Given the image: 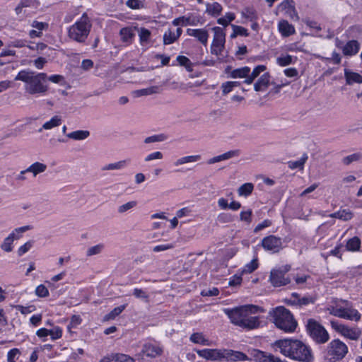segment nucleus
I'll return each mask as SVG.
<instances>
[{"mask_svg": "<svg viewBox=\"0 0 362 362\" xmlns=\"http://www.w3.org/2000/svg\"><path fill=\"white\" fill-rule=\"evenodd\" d=\"M315 301V298L311 296H305L303 297H300V295L297 293H293L291 296L286 300V302L289 305H307L310 303H314Z\"/></svg>", "mask_w": 362, "mask_h": 362, "instance_id": "16", "label": "nucleus"}, {"mask_svg": "<svg viewBox=\"0 0 362 362\" xmlns=\"http://www.w3.org/2000/svg\"><path fill=\"white\" fill-rule=\"evenodd\" d=\"M163 353L162 347L156 342H146L143 345L141 352L138 354V359H143L146 356L150 358H155L160 356Z\"/></svg>", "mask_w": 362, "mask_h": 362, "instance_id": "13", "label": "nucleus"}, {"mask_svg": "<svg viewBox=\"0 0 362 362\" xmlns=\"http://www.w3.org/2000/svg\"><path fill=\"white\" fill-rule=\"evenodd\" d=\"M213 31L214 35L211 45V53L218 56L221 54L224 48L226 33L224 30L220 27H214Z\"/></svg>", "mask_w": 362, "mask_h": 362, "instance_id": "10", "label": "nucleus"}, {"mask_svg": "<svg viewBox=\"0 0 362 362\" xmlns=\"http://www.w3.org/2000/svg\"><path fill=\"white\" fill-rule=\"evenodd\" d=\"M187 34L189 36L197 38L203 45L206 46L207 45L209 35L206 30L188 28L187 30Z\"/></svg>", "mask_w": 362, "mask_h": 362, "instance_id": "18", "label": "nucleus"}, {"mask_svg": "<svg viewBox=\"0 0 362 362\" xmlns=\"http://www.w3.org/2000/svg\"><path fill=\"white\" fill-rule=\"evenodd\" d=\"M35 294L40 298H45L47 297L49 293L47 287L43 284H40L37 286L35 289Z\"/></svg>", "mask_w": 362, "mask_h": 362, "instance_id": "52", "label": "nucleus"}, {"mask_svg": "<svg viewBox=\"0 0 362 362\" xmlns=\"http://www.w3.org/2000/svg\"><path fill=\"white\" fill-rule=\"evenodd\" d=\"M138 204V202L135 200L129 201L125 204H123L117 207V213L119 214H124L125 213L132 211Z\"/></svg>", "mask_w": 362, "mask_h": 362, "instance_id": "37", "label": "nucleus"}, {"mask_svg": "<svg viewBox=\"0 0 362 362\" xmlns=\"http://www.w3.org/2000/svg\"><path fill=\"white\" fill-rule=\"evenodd\" d=\"M15 80L24 82L25 93L32 95H45L48 90V86L45 83L47 74L45 73L22 70L18 72Z\"/></svg>", "mask_w": 362, "mask_h": 362, "instance_id": "3", "label": "nucleus"}, {"mask_svg": "<svg viewBox=\"0 0 362 362\" xmlns=\"http://www.w3.org/2000/svg\"><path fill=\"white\" fill-rule=\"evenodd\" d=\"M202 158L200 155H193V156H187L182 158H180L177 159L174 165L175 166H179L181 165H184L185 163H194L199 161Z\"/></svg>", "mask_w": 362, "mask_h": 362, "instance_id": "36", "label": "nucleus"}, {"mask_svg": "<svg viewBox=\"0 0 362 362\" xmlns=\"http://www.w3.org/2000/svg\"><path fill=\"white\" fill-rule=\"evenodd\" d=\"M261 246L265 251L274 254L283 249V242L281 238L271 235L262 240Z\"/></svg>", "mask_w": 362, "mask_h": 362, "instance_id": "11", "label": "nucleus"}, {"mask_svg": "<svg viewBox=\"0 0 362 362\" xmlns=\"http://www.w3.org/2000/svg\"><path fill=\"white\" fill-rule=\"evenodd\" d=\"M92 23L86 13H83L79 20L68 29V36L70 39L79 42H84L90 31Z\"/></svg>", "mask_w": 362, "mask_h": 362, "instance_id": "5", "label": "nucleus"}, {"mask_svg": "<svg viewBox=\"0 0 362 362\" xmlns=\"http://www.w3.org/2000/svg\"><path fill=\"white\" fill-rule=\"evenodd\" d=\"M250 72V68L248 66H244L233 70L230 74V76L233 78H244L245 79H246L247 77H249Z\"/></svg>", "mask_w": 362, "mask_h": 362, "instance_id": "29", "label": "nucleus"}, {"mask_svg": "<svg viewBox=\"0 0 362 362\" xmlns=\"http://www.w3.org/2000/svg\"><path fill=\"white\" fill-rule=\"evenodd\" d=\"M223 11L222 6L218 2L207 3L206 4L205 13L212 17H217L221 15Z\"/></svg>", "mask_w": 362, "mask_h": 362, "instance_id": "24", "label": "nucleus"}, {"mask_svg": "<svg viewBox=\"0 0 362 362\" xmlns=\"http://www.w3.org/2000/svg\"><path fill=\"white\" fill-rule=\"evenodd\" d=\"M331 326L337 332L350 340L357 341L362 334L359 327H351L336 320L331 321Z\"/></svg>", "mask_w": 362, "mask_h": 362, "instance_id": "8", "label": "nucleus"}, {"mask_svg": "<svg viewBox=\"0 0 362 362\" xmlns=\"http://www.w3.org/2000/svg\"><path fill=\"white\" fill-rule=\"evenodd\" d=\"M258 267L257 259H253L250 262L247 264L243 269V273L250 274L256 270Z\"/></svg>", "mask_w": 362, "mask_h": 362, "instance_id": "48", "label": "nucleus"}, {"mask_svg": "<svg viewBox=\"0 0 362 362\" xmlns=\"http://www.w3.org/2000/svg\"><path fill=\"white\" fill-rule=\"evenodd\" d=\"M163 157V153L160 151H156V152H153V153H151L150 154H148L146 158H145V161L146 162H148V161H151L152 160H156V159H158V160H160L162 159Z\"/></svg>", "mask_w": 362, "mask_h": 362, "instance_id": "60", "label": "nucleus"}, {"mask_svg": "<svg viewBox=\"0 0 362 362\" xmlns=\"http://www.w3.org/2000/svg\"><path fill=\"white\" fill-rule=\"evenodd\" d=\"M104 248L103 244H98L95 246L90 247L88 249L86 255L87 256H93L95 255L100 254Z\"/></svg>", "mask_w": 362, "mask_h": 362, "instance_id": "51", "label": "nucleus"}, {"mask_svg": "<svg viewBox=\"0 0 362 362\" xmlns=\"http://www.w3.org/2000/svg\"><path fill=\"white\" fill-rule=\"evenodd\" d=\"M115 362H134V359L124 354H115Z\"/></svg>", "mask_w": 362, "mask_h": 362, "instance_id": "50", "label": "nucleus"}, {"mask_svg": "<svg viewBox=\"0 0 362 362\" xmlns=\"http://www.w3.org/2000/svg\"><path fill=\"white\" fill-rule=\"evenodd\" d=\"M139 37L141 45L148 47L151 42V31L145 28H141L139 30Z\"/></svg>", "mask_w": 362, "mask_h": 362, "instance_id": "27", "label": "nucleus"}, {"mask_svg": "<svg viewBox=\"0 0 362 362\" xmlns=\"http://www.w3.org/2000/svg\"><path fill=\"white\" fill-rule=\"evenodd\" d=\"M269 315L276 327L284 332L292 333L296 330L298 323L291 313L286 308L276 307L269 312Z\"/></svg>", "mask_w": 362, "mask_h": 362, "instance_id": "4", "label": "nucleus"}, {"mask_svg": "<svg viewBox=\"0 0 362 362\" xmlns=\"http://www.w3.org/2000/svg\"><path fill=\"white\" fill-rule=\"evenodd\" d=\"M253 189L254 185L250 182H247L238 188V192L240 196L247 197L252 192Z\"/></svg>", "mask_w": 362, "mask_h": 362, "instance_id": "43", "label": "nucleus"}, {"mask_svg": "<svg viewBox=\"0 0 362 362\" xmlns=\"http://www.w3.org/2000/svg\"><path fill=\"white\" fill-rule=\"evenodd\" d=\"M126 305H122L118 307L115 308L110 313L105 315L104 317L105 321L112 320L116 318L119 315H120L122 311L125 309Z\"/></svg>", "mask_w": 362, "mask_h": 362, "instance_id": "40", "label": "nucleus"}, {"mask_svg": "<svg viewBox=\"0 0 362 362\" xmlns=\"http://www.w3.org/2000/svg\"><path fill=\"white\" fill-rule=\"evenodd\" d=\"M308 158V156L306 153H304L302 157L298 160H291L288 162V166L289 168L294 170V169H299V170H303L304 165L305 162L307 161Z\"/></svg>", "mask_w": 362, "mask_h": 362, "instance_id": "35", "label": "nucleus"}, {"mask_svg": "<svg viewBox=\"0 0 362 362\" xmlns=\"http://www.w3.org/2000/svg\"><path fill=\"white\" fill-rule=\"evenodd\" d=\"M122 42L127 44L132 43L135 35L130 28H123L119 32Z\"/></svg>", "mask_w": 362, "mask_h": 362, "instance_id": "34", "label": "nucleus"}, {"mask_svg": "<svg viewBox=\"0 0 362 362\" xmlns=\"http://www.w3.org/2000/svg\"><path fill=\"white\" fill-rule=\"evenodd\" d=\"M49 332L52 340L58 339L62 336V329L59 327H54L49 329Z\"/></svg>", "mask_w": 362, "mask_h": 362, "instance_id": "57", "label": "nucleus"}, {"mask_svg": "<svg viewBox=\"0 0 362 362\" xmlns=\"http://www.w3.org/2000/svg\"><path fill=\"white\" fill-rule=\"evenodd\" d=\"M347 346L339 339L332 340L327 346L325 358L329 362L341 360L347 354Z\"/></svg>", "mask_w": 362, "mask_h": 362, "instance_id": "6", "label": "nucleus"}, {"mask_svg": "<svg viewBox=\"0 0 362 362\" xmlns=\"http://www.w3.org/2000/svg\"><path fill=\"white\" fill-rule=\"evenodd\" d=\"M47 170V165L42 163L35 162L30 165L26 171L33 173V176L35 177L38 174L44 173Z\"/></svg>", "mask_w": 362, "mask_h": 362, "instance_id": "32", "label": "nucleus"}, {"mask_svg": "<svg viewBox=\"0 0 362 362\" xmlns=\"http://www.w3.org/2000/svg\"><path fill=\"white\" fill-rule=\"evenodd\" d=\"M267 67L264 65L257 66L253 71L249 74V77L245 79L244 83L246 84H252L254 80L259 76V74L266 70Z\"/></svg>", "mask_w": 362, "mask_h": 362, "instance_id": "31", "label": "nucleus"}, {"mask_svg": "<svg viewBox=\"0 0 362 362\" xmlns=\"http://www.w3.org/2000/svg\"><path fill=\"white\" fill-rule=\"evenodd\" d=\"M235 18V16L233 13L228 12L225 14L222 18L218 19L217 23L223 26H227L230 22Z\"/></svg>", "mask_w": 362, "mask_h": 362, "instance_id": "46", "label": "nucleus"}, {"mask_svg": "<svg viewBox=\"0 0 362 362\" xmlns=\"http://www.w3.org/2000/svg\"><path fill=\"white\" fill-rule=\"evenodd\" d=\"M341 308H342V306L337 304L336 305L329 306L327 308V310L331 315L341 318V316H342Z\"/></svg>", "mask_w": 362, "mask_h": 362, "instance_id": "54", "label": "nucleus"}, {"mask_svg": "<svg viewBox=\"0 0 362 362\" xmlns=\"http://www.w3.org/2000/svg\"><path fill=\"white\" fill-rule=\"evenodd\" d=\"M182 33V29L177 28L176 30H173L171 28H168L165 31L163 34V45H168L176 42Z\"/></svg>", "mask_w": 362, "mask_h": 362, "instance_id": "17", "label": "nucleus"}, {"mask_svg": "<svg viewBox=\"0 0 362 362\" xmlns=\"http://www.w3.org/2000/svg\"><path fill=\"white\" fill-rule=\"evenodd\" d=\"M306 329L310 337L317 344H325L329 339L325 327L314 319L308 320Z\"/></svg>", "mask_w": 362, "mask_h": 362, "instance_id": "7", "label": "nucleus"}, {"mask_svg": "<svg viewBox=\"0 0 362 362\" xmlns=\"http://www.w3.org/2000/svg\"><path fill=\"white\" fill-rule=\"evenodd\" d=\"M345 306H342L341 318L351 321L358 322L361 318V313L355 308H353L351 303L347 300L343 301Z\"/></svg>", "mask_w": 362, "mask_h": 362, "instance_id": "15", "label": "nucleus"}, {"mask_svg": "<svg viewBox=\"0 0 362 362\" xmlns=\"http://www.w3.org/2000/svg\"><path fill=\"white\" fill-rule=\"evenodd\" d=\"M190 340L194 344H199L202 345H209V340L204 337L202 333H194L190 337Z\"/></svg>", "mask_w": 362, "mask_h": 362, "instance_id": "39", "label": "nucleus"}, {"mask_svg": "<svg viewBox=\"0 0 362 362\" xmlns=\"http://www.w3.org/2000/svg\"><path fill=\"white\" fill-rule=\"evenodd\" d=\"M293 0H285L279 6V8L281 11H286L288 9L293 6Z\"/></svg>", "mask_w": 362, "mask_h": 362, "instance_id": "64", "label": "nucleus"}, {"mask_svg": "<svg viewBox=\"0 0 362 362\" xmlns=\"http://www.w3.org/2000/svg\"><path fill=\"white\" fill-rule=\"evenodd\" d=\"M276 62L281 66H286L295 62L293 57L289 54L281 55L276 59Z\"/></svg>", "mask_w": 362, "mask_h": 362, "instance_id": "45", "label": "nucleus"}, {"mask_svg": "<svg viewBox=\"0 0 362 362\" xmlns=\"http://www.w3.org/2000/svg\"><path fill=\"white\" fill-rule=\"evenodd\" d=\"M126 4L128 7L133 9L140 8L143 6V4L140 0H128Z\"/></svg>", "mask_w": 362, "mask_h": 362, "instance_id": "63", "label": "nucleus"}, {"mask_svg": "<svg viewBox=\"0 0 362 362\" xmlns=\"http://www.w3.org/2000/svg\"><path fill=\"white\" fill-rule=\"evenodd\" d=\"M232 28L233 32L230 35L231 38H235L238 35L247 36L249 35L247 30L242 26L232 25Z\"/></svg>", "mask_w": 362, "mask_h": 362, "instance_id": "44", "label": "nucleus"}, {"mask_svg": "<svg viewBox=\"0 0 362 362\" xmlns=\"http://www.w3.org/2000/svg\"><path fill=\"white\" fill-rule=\"evenodd\" d=\"M177 61L179 64L184 66L187 71L191 72L193 71V64L187 57L179 55L177 57Z\"/></svg>", "mask_w": 362, "mask_h": 362, "instance_id": "42", "label": "nucleus"}, {"mask_svg": "<svg viewBox=\"0 0 362 362\" xmlns=\"http://www.w3.org/2000/svg\"><path fill=\"white\" fill-rule=\"evenodd\" d=\"M360 49V45L357 40H352L346 42L342 49L345 56H353L356 54Z\"/></svg>", "mask_w": 362, "mask_h": 362, "instance_id": "22", "label": "nucleus"}, {"mask_svg": "<svg viewBox=\"0 0 362 362\" xmlns=\"http://www.w3.org/2000/svg\"><path fill=\"white\" fill-rule=\"evenodd\" d=\"M165 139V136L163 134H158L153 135L148 137H146L144 139L145 144L155 143V142H160Z\"/></svg>", "mask_w": 362, "mask_h": 362, "instance_id": "56", "label": "nucleus"}, {"mask_svg": "<svg viewBox=\"0 0 362 362\" xmlns=\"http://www.w3.org/2000/svg\"><path fill=\"white\" fill-rule=\"evenodd\" d=\"M130 159H125L122 160H119L116 163H109L107 165H104L102 168V170H122L127 166L129 163Z\"/></svg>", "mask_w": 362, "mask_h": 362, "instance_id": "28", "label": "nucleus"}, {"mask_svg": "<svg viewBox=\"0 0 362 362\" xmlns=\"http://www.w3.org/2000/svg\"><path fill=\"white\" fill-rule=\"evenodd\" d=\"M252 211L251 209H248L245 211H241L240 214V220L243 221L250 223L252 221Z\"/></svg>", "mask_w": 362, "mask_h": 362, "instance_id": "59", "label": "nucleus"}, {"mask_svg": "<svg viewBox=\"0 0 362 362\" xmlns=\"http://www.w3.org/2000/svg\"><path fill=\"white\" fill-rule=\"evenodd\" d=\"M89 136L90 132L88 130H76L66 134V136L69 139L76 141L84 140L87 139Z\"/></svg>", "mask_w": 362, "mask_h": 362, "instance_id": "33", "label": "nucleus"}, {"mask_svg": "<svg viewBox=\"0 0 362 362\" xmlns=\"http://www.w3.org/2000/svg\"><path fill=\"white\" fill-rule=\"evenodd\" d=\"M172 24L175 26L192 25L189 22V18H186L185 16H181V17L175 18L173 21Z\"/></svg>", "mask_w": 362, "mask_h": 362, "instance_id": "55", "label": "nucleus"}, {"mask_svg": "<svg viewBox=\"0 0 362 362\" xmlns=\"http://www.w3.org/2000/svg\"><path fill=\"white\" fill-rule=\"evenodd\" d=\"M362 158L361 153H356L351 155L347 156L342 159V163L344 165H349L353 162L358 161Z\"/></svg>", "mask_w": 362, "mask_h": 362, "instance_id": "47", "label": "nucleus"}, {"mask_svg": "<svg viewBox=\"0 0 362 362\" xmlns=\"http://www.w3.org/2000/svg\"><path fill=\"white\" fill-rule=\"evenodd\" d=\"M291 269L290 265H284L279 269H274L270 272L269 281L275 287H279L287 285L290 283V279L286 277V274Z\"/></svg>", "mask_w": 362, "mask_h": 362, "instance_id": "9", "label": "nucleus"}, {"mask_svg": "<svg viewBox=\"0 0 362 362\" xmlns=\"http://www.w3.org/2000/svg\"><path fill=\"white\" fill-rule=\"evenodd\" d=\"M361 246V240L357 236H354V237L349 239L346 241V243L345 245L346 250L349 252H352L360 251Z\"/></svg>", "mask_w": 362, "mask_h": 362, "instance_id": "25", "label": "nucleus"}, {"mask_svg": "<svg viewBox=\"0 0 362 362\" xmlns=\"http://www.w3.org/2000/svg\"><path fill=\"white\" fill-rule=\"evenodd\" d=\"M62 124V118L58 115H55L51 118L50 120L44 123L42 129H52L54 127H59Z\"/></svg>", "mask_w": 362, "mask_h": 362, "instance_id": "38", "label": "nucleus"}, {"mask_svg": "<svg viewBox=\"0 0 362 362\" xmlns=\"http://www.w3.org/2000/svg\"><path fill=\"white\" fill-rule=\"evenodd\" d=\"M341 308H342V306L337 304L336 305L329 306L327 308V310L331 315L341 318V316H342Z\"/></svg>", "mask_w": 362, "mask_h": 362, "instance_id": "53", "label": "nucleus"}, {"mask_svg": "<svg viewBox=\"0 0 362 362\" xmlns=\"http://www.w3.org/2000/svg\"><path fill=\"white\" fill-rule=\"evenodd\" d=\"M30 228L29 226H25L23 227H20L16 228L11 233L8 235L4 240L3 243L1 245V248L2 250L10 252L13 250V243L14 240H18L20 238L19 233H24L28 230Z\"/></svg>", "mask_w": 362, "mask_h": 362, "instance_id": "12", "label": "nucleus"}, {"mask_svg": "<svg viewBox=\"0 0 362 362\" xmlns=\"http://www.w3.org/2000/svg\"><path fill=\"white\" fill-rule=\"evenodd\" d=\"M199 356L212 361H224V349H204L197 351Z\"/></svg>", "mask_w": 362, "mask_h": 362, "instance_id": "14", "label": "nucleus"}, {"mask_svg": "<svg viewBox=\"0 0 362 362\" xmlns=\"http://www.w3.org/2000/svg\"><path fill=\"white\" fill-rule=\"evenodd\" d=\"M344 76L348 85H351L354 83H362V76L358 73L345 69Z\"/></svg>", "mask_w": 362, "mask_h": 362, "instance_id": "26", "label": "nucleus"}, {"mask_svg": "<svg viewBox=\"0 0 362 362\" xmlns=\"http://www.w3.org/2000/svg\"><path fill=\"white\" fill-rule=\"evenodd\" d=\"M247 359V356L241 351L224 349V361L236 362Z\"/></svg>", "mask_w": 362, "mask_h": 362, "instance_id": "19", "label": "nucleus"}, {"mask_svg": "<svg viewBox=\"0 0 362 362\" xmlns=\"http://www.w3.org/2000/svg\"><path fill=\"white\" fill-rule=\"evenodd\" d=\"M259 310L258 306L245 305L233 309H225L224 313L233 324L243 328L252 329L257 328L260 325L258 317L252 315L258 313Z\"/></svg>", "mask_w": 362, "mask_h": 362, "instance_id": "2", "label": "nucleus"}, {"mask_svg": "<svg viewBox=\"0 0 362 362\" xmlns=\"http://www.w3.org/2000/svg\"><path fill=\"white\" fill-rule=\"evenodd\" d=\"M219 293V291L217 288H212L211 289H205L201 292L202 296H216Z\"/></svg>", "mask_w": 362, "mask_h": 362, "instance_id": "61", "label": "nucleus"}, {"mask_svg": "<svg viewBox=\"0 0 362 362\" xmlns=\"http://www.w3.org/2000/svg\"><path fill=\"white\" fill-rule=\"evenodd\" d=\"M33 241H28L26 242L24 245H23L22 246H21L18 250V256H22L25 253H26L27 252H28L30 248L33 247Z\"/></svg>", "mask_w": 362, "mask_h": 362, "instance_id": "58", "label": "nucleus"}, {"mask_svg": "<svg viewBox=\"0 0 362 362\" xmlns=\"http://www.w3.org/2000/svg\"><path fill=\"white\" fill-rule=\"evenodd\" d=\"M32 27L37 29V31L42 32L43 30H46L48 28V24L47 23L38 22L37 21H34L32 24Z\"/></svg>", "mask_w": 362, "mask_h": 362, "instance_id": "62", "label": "nucleus"}, {"mask_svg": "<svg viewBox=\"0 0 362 362\" xmlns=\"http://www.w3.org/2000/svg\"><path fill=\"white\" fill-rule=\"evenodd\" d=\"M270 78L271 76L268 72L262 74L254 84L255 90L259 92L266 90L270 84Z\"/></svg>", "mask_w": 362, "mask_h": 362, "instance_id": "21", "label": "nucleus"}, {"mask_svg": "<svg viewBox=\"0 0 362 362\" xmlns=\"http://www.w3.org/2000/svg\"><path fill=\"white\" fill-rule=\"evenodd\" d=\"M278 28L281 34L284 37H288L295 33L294 27L286 20H281L279 22Z\"/></svg>", "mask_w": 362, "mask_h": 362, "instance_id": "23", "label": "nucleus"}, {"mask_svg": "<svg viewBox=\"0 0 362 362\" xmlns=\"http://www.w3.org/2000/svg\"><path fill=\"white\" fill-rule=\"evenodd\" d=\"M160 92V88L158 86H151L147 88H143L138 90L135 92L136 95L138 97L148 95L155 93H158Z\"/></svg>", "mask_w": 362, "mask_h": 362, "instance_id": "41", "label": "nucleus"}, {"mask_svg": "<svg viewBox=\"0 0 362 362\" xmlns=\"http://www.w3.org/2000/svg\"><path fill=\"white\" fill-rule=\"evenodd\" d=\"M354 216L353 213L349 209H341L337 212L329 214V217L336 218L340 220L347 221L351 220Z\"/></svg>", "mask_w": 362, "mask_h": 362, "instance_id": "30", "label": "nucleus"}, {"mask_svg": "<svg viewBox=\"0 0 362 362\" xmlns=\"http://www.w3.org/2000/svg\"><path fill=\"white\" fill-rule=\"evenodd\" d=\"M133 295L135 298L142 299L146 302L148 301L149 296L146 291L141 288H135L133 290Z\"/></svg>", "mask_w": 362, "mask_h": 362, "instance_id": "49", "label": "nucleus"}, {"mask_svg": "<svg viewBox=\"0 0 362 362\" xmlns=\"http://www.w3.org/2000/svg\"><path fill=\"white\" fill-rule=\"evenodd\" d=\"M274 347L284 356L300 362H313L311 349L298 339H284L274 342Z\"/></svg>", "mask_w": 362, "mask_h": 362, "instance_id": "1", "label": "nucleus"}, {"mask_svg": "<svg viewBox=\"0 0 362 362\" xmlns=\"http://www.w3.org/2000/svg\"><path fill=\"white\" fill-rule=\"evenodd\" d=\"M240 155L239 150H233L226 152L221 155L214 156L207 160V163L209 165L218 163L223 160H226L233 157H237Z\"/></svg>", "mask_w": 362, "mask_h": 362, "instance_id": "20", "label": "nucleus"}]
</instances>
